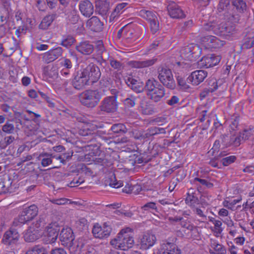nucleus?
Masks as SVG:
<instances>
[{
  "label": "nucleus",
  "instance_id": "obj_16",
  "mask_svg": "<svg viewBox=\"0 0 254 254\" xmlns=\"http://www.w3.org/2000/svg\"><path fill=\"white\" fill-rule=\"evenodd\" d=\"M60 240L62 244L68 249L74 240V236L71 229L63 228L60 234Z\"/></svg>",
  "mask_w": 254,
  "mask_h": 254
},
{
  "label": "nucleus",
  "instance_id": "obj_64",
  "mask_svg": "<svg viewBox=\"0 0 254 254\" xmlns=\"http://www.w3.org/2000/svg\"><path fill=\"white\" fill-rule=\"evenodd\" d=\"M84 182V180L81 178L74 179L68 185L70 187H75Z\"/></svg>",
  "mask_w": 254,
  "mask_h": 254
},
{
  "label": "nucleus",
  "instance_id": "obj_61",
  "mask_svg": "<svg viewBox=\"0 0 254 254\" xmlns=\"http://www.w3.org/2000/svg\"><path fill=\"white\" fill-rule=\"evenodd\" d=\"M229 143L230 145H233L234 146H239L241 144L240 143L239 138L237 137L236 135H232L231 136Z\"/></svg>",
  "mask_w": 254,
  "mask_h": 254
},
{
  "label": "nucleus",
  "instance_id": "obj_20",
  "mask_svg": "<svg viewBox=\"0 0 254 254\" xmlns=\"http://www.w3.org/2000/svg\"><path fill=\"white\" fill-rule=\"evenodd\" d=\"M207 76V72L203 70H197L191 72L187 78L188 83L193 85H198L203 82Z\"/></svg>",
  "mask_w": 254,
  "mask_h": 254
},
{
  "label": "nucleus",
  "instance_id": "obj_28",
  "mask_svg": "<svg viewBox=\"0 0 254 254\" xmlns=\"http://www.w3.org/2000/svg\"><path fill=\"white\" fill-rule=\"evenodd\" d=\"M98 13L104 18H107L110 9V2L108 0H100L96 4Z\"/></svg>",
  "mask_w": 254,
  "mask_h": 254
},
{
  "label": "nucleus",
  "instance_id": "obj_26",
  "mask_svg": "<svg viewBox=\"0 0 254 254\" xmlns=\"http://www.w3.org/2000/svg\"><path fill=\"white\" fill-rule=\"evenodd\" d=\"M76 50L85 55H90L94 50V46L89 41H85L79 43L75 47Z\"/></svg>",
  "mask_w": 254,
  "mask_h": 254
},
{
  "label": "nucleus",
  "instance_id": "obj_4",
  "mask_svg": "<svg viewBox=\"0 0 254 254\" xmlns=\"http://www.w3.org/2000/svg\"><path fill=\"white\" fill-rule=\"evenodd\" d=\"M79 97L82 105L92 109L99 103L102 98V94L98 90H87L82 92Z\"/></svg>",
  "mask_w": 254,
  "mask_h": 254
},
{
  "label": "nucleus",
  "instance_id": "obj_29",
  "mask_svg": "<svg viewBox=\"0 0 254 254\" xmlns=\"http://www.w3.org/2000/svg\"><path fill=\"white\" fill-rule=\"evenodd\" d=\"M86 24L89 29L94 32H100L103 26L102 22L96 16H93L88 19Z\"/></svg>",
  "mask_w": 254,
  "mask_h": 254
},
{
  "label": "nucleus",
  "instance_id": "obj_40",
  "mask_svg": "<svg viewBox=\"0 0 254 254\" xmlns=\"http://www.w3.org/2000/svg\"><path fill=\"white\" fill-rule=\"evenodd\" d=\"M142 213H145L148 212L154 213L157 212L156 204L154 202H149L140 207Z\"/></svg>",
  "mask_w": 254,
  "mask_h": 254
},
{
  "label": "nucleus",
  "instance_id": "obj_49",
  "mask_svg": "<svg viewBox=\"0 0 254 254\" xmlns=\"http://www.w3.org/2000/svg\"><path fill=\"white\" fill-rule=\"evenodd\" d=\"M191 209L193 212L199 218L201 221L203 222L207 220L206 215L204 214L203 211L201 209L195 206L191 207Z\"/></svg>",
  "mask_w": 254,
  "mask_h": 254
},
{
  "label": "nucleus",
  "instance_id": "obj_45",
  "mask_svg": "<svg viewBox=\"0 0 254 254\" xmlns=\"http://www.w3.org/2000/svg\"><path fill=\"white\" fill-rule=\"evenodd\" d=\"M111 130L115 133L123 134L127 131V128L124 124H116L111 127Z\"/></svg>",
  "mask_w": 254,
  "mask_h": 254
},
{
  "label": "nucleus",
  "instance_id": "obj_35",
  "mask_svg": "<svg viewBox=\"0 0 254 254\" xmlns=\"http://www.w3.org/2000/svg\"><path fill=\"white\" fill-rule=\"evenodd\" d=\"M97 129L96 125L90 124L87 125L84 128L80 129L79 134L81 136L92 135L96 133Z\"/></svg>",
  "mask_w": 254,
  "mask_h": 254
},
{
  "label": "nucleus",
  "instance_id": "obj_8",
  "mask_svg": "<svg viewBox=\"0 0 254 254\" xmlns=\"http://www.w3.org/2000/svg\"><path fill=\"white\" fill-rule=\"evenodd\" d=\"M153 254H181V251L174 243L162 240Z\"/></svg>",
  "mask_w": 254,
  "mask_h": 254
},
{
  "label": "nucleus",
  "instance_id": "obj_27",
  "mask_svg": "<svg viewBox=\"0 0 254 254\" xmlns=\"http://www.w3.org/2000/svg\"><path fill=\"white\" fill-rule=\"evenodd\" d=\"M39 237V230L36 229L32 224L26 231L24 235V238L27 242H32L37 240Z\"/></svg>",
  "mask_w": 254,
  "mask_h": 254
},
{
  "label": "nucleus",
  "instance_id": "obj_54",
  "mask_svg": "<svg viewBox=\"0 0 254 254\" xmlns=\"http://www.w3.org/2000/svg\"><path fill=\"white\" fill-rule=\"evenodd\" d=\"M177 79L179 86L182 90H187L190 88V86L186 83V80L183 77L178 76Z\"/></svg>",
  "mask_w": 254,
  "mask_h": 254
},
{
  "label": "nucleus",
  "instance_id": "obj_13",
  "mask_svg": "<svg viewBox=\"0 0 254 254\" xmlns=\"http://www.w3.org/2000/svg\"><path fill=\"white\" fill-rule=\"evenodd\" d=\"M112 231V228L104 224L103 226H101L99 224H95L92 229V233L96 238L103 239L108 238Z\"/></svg>",
  "mask_w": 254,
  "mask_h": 254
},
{
  "label": "nucleus",
  "instance_id": "obj_14",
  "mask_svg": "<svg viewBox=\"0 0 254 254\" xmlns=\"http://www.w3.org/2000/svg\"><path fill=\"white\" fill-rule=\"evenodd\" d=\"M64 50L61 47H57L45 53L42 60L47 64L53 62L63 56Z\"/></svg>",
  "mask_w": 254,
  "mask_h": 254
},
{
  "label": "nucleus",
  "instance_id": "obj_50",
  "mask_svg": "<svg viewBox=\"0 0 254 254\" xmlns=\"http://www.w3.org/2000/svg\"><path fill=\"white\" fill-rule=\"evenodd\" d=\"M239 124V117L234 115L230 119V127L232 130H236L238 127Z\"/></svg>",
  "mask_w": 254,
  "mask_h": 254
},
{
  "label": "nucleus",
  "instance_id": "obj_7",
  "mask_svg": "<svg viewBox=\"0 0 254 254\" xmlns=\"http://www.w3.org/2000/svg\"><path fill=\"white\" fill-rule=\"evenodd\" d=\"M201 54V49L197 44H190L183 47L180 50L181 57L189 61H195Z\"/></svg>",
  "mask_w": 254,
  "mask_h": 254
},
{
  "label": "nucleus",
  "instance_id": "obj_48",
  "mask_svg": "<svg viewBox=\"0 0 254 254\" xmlns=\"http://www.w3.org/2000/svg\"><path fill=\"white\" fill-rule=\"evenodd\" d=\"M198 202V199L196 195H188L186 198V203L191 208L194 206Z\"/></svg>",
  "mask_w": 254,
  "mask_h": 254
},
{
  "label": "nucleus",
  "instance_id": "obj_36",
  "mask_svg": "<svg viewBox=\"0 0 254 254\" xmlns=\"http://www.w3.org/2000/svg\"><path fill=\"white\" fill-rule=\"evenodd\" d=\"M2 130L6 134H13L19 130L18 125L15 127L14 125L11 123V121L8 120L5 124L2 127Z\"/></svg>",
  "mask_w": 254,
  "mask_h": 254
},
{
  "label": "nucleus",
  "instance_id": "obj_22",
  "mask_svg": "<svg viewBox=\"0 0 254 254\" xmlns=\"http://www.w3.org/2000/svg\"><path fill=\"white\" fill-rule=\"evenodd\" d=\"M60 227L56 224H51L47 227L45 236L50 243H54L59 235Z\"/></svg>",
  "mask_w": 254,
  "mask_h": 254
},
{
  "label": "nucleus",
  "instance_id": "obj_62",
  "mask_svg": "<svg viewBox=\"0 0 254 254\" xmlns=\"http://www.w3.org/2000/svg\"><path fill=\"white\" fill-rule=\"evenodd\" d=\"M92 160L97 165H104L107 162V160L102 157L93 158Z\"/></svg>",
  "mask_w": 254,
  "mask_h": 254
},
{
  "label": "nucleus",
  "instance_id": "obj_12",
  "mask_svg": "<svg viewBox=\"0 0 254 254\" xmlns=\"http://www.w3.org/2000/svg\"><path fill=\"white\" fill-rule=\"evenodd\" d=\"M38 212V208L35 205H31L24 208L18 218V221L21 224H25L32 220Z\"/></svg>",
  "mask_w": 254,
  "mask_h": 254
},
{
  "label": "nucleus",
  "instance_id": "obj_52",
  "mask_svg": "<svg viewBox=\"0 0 254 254\" xmlns=\"http://www.w3.org/2000/svg\"><path fill=\"white\" fill-rule=\"evenodd\" d=\"M236 160V157L234 155H231L223 158L220 161L224 166H227L230 164L234 162Z\"/></svg>",
  "mask_w": 254,
  "mask_h": 254
},
{
  "label": "nucleus",
  "instance_id": "obj_58",
  "mask_svg": "<svg viewBox=\"0 0 254 254\" xmlns=\"http://www.w3.org/2000/svg\"><path fill=\"white\" fill-rule=\"evenodd\" d=\"M241 199H234L231 201L228 200H224L223 202L224 207H227L228 209H232V207L234 206L237 203L241 201Z\"/></svg>",
  "mask_w": 254,
  "mask_h": 254
},
{
  "label": "nucleus",
  "instance_id": "obj_53",
  "mask_svg": "<svg viewBox=\"0 0 254 254\" xmlns=\"http://www.w3.org/2000/svg\"><path fill=\"white\" fill-rule=\"evenodd\" d=\"M207 85L208 87H206L207 88H211L213 89L212 90V92H213L215 91H216L218 88V84H217V81L216 79L215 78H211L208 80L207 81Z\"/></svg>",
  "mask_w": 254,
  "mask_h": 254
},
{
  "label": "nucleus",
  "instance_id": "obj_15",
  "mask_svg": "<svg viewBox=\"0 0 254 254\" xmlns=\"http://www.w3.org/2000/svg\"><path fill=\"white\" fill-rule=\"evenodd\" d=\"M155 235L151 233H144L139 241V248L143 250H147L153 246L156 242Z\"/></svg>",
  "mask_w": 254,
  "mask_h": 254
},
{
  "label": "nucleus",
  "instance_id": "obj_24",
  "mask_svg": "<svg viewBox=\"0 0 254 254\" xmlns=\"http://www.w3.org/2000/svg\"><path fill=\"white\" fill-rule=\"evenodd\" d=\"M72 84L76 89L81 90L85 87V85L89 84V81L79 70L72 80Z\"/></svg>",
  "mask_w": 254,
  "mask_h": 254
},
{
  "label": "nucleus",
  "instance_id": "obj_1",
  "mask_svg": "<svg viewBox=\"0 0 254 254\" xmlns=\"http://www.w3.org/2000/svg\"><path fill=\"white\" fill-rule=\"evenodd\" d=\"M223 22L219 24L216 21H210L204 24L203 28L207 31H212L213 33L222 36L226 39L231 40L237 33L236 25L232 22Z\"/></svg>",
  "mask_w": 254,
  "mask_h": 254
},
{
  "label": "nucleus",
  "instance_id": "obj_18",
  "mask_svg": "<svg viewBox=\"0 0 254 254\" xmlns=\"http://www.w3.org/2000/svg\"><path fill=\"white\" fill-rule=\"evenodd\" d=\"M221 58L215 55H209L204 56L198 61V64L201 67L208 68L216 65L219 63Z\"/></svg>",
  "mask_w": 254,
  "mask_h": 254
},
{
  "label": "nucleus",
  "instance_id": "obj_60",
  "mask_svg": "<svg viewBox=\"0 0 254 254\" xmlns=\"http://www.w3.org/2000/svg\"><path fill=\"white\" fill-rule=\"evenodd\" d=\"M68 200L65 198H61L59 199H53L50 200V201L55 204L57 205H64L67 202Z\"/></svg>",
  "mask_w": 254,
  "mask_h": 254
},
{
  "label": "nucleus",
  "instance_id": "obj_9",
  "mask_svg": "<svg viewBox=\"0 0 254 254\" xmlns=\"http://www.w3.org/2000/svg\"><path fill=\"white\" fill-rule=\"evenodd\" d=\"M139 15L148 21L152 34L156 33L159 30V23L156 12L143 9L139 11Z\"/></svg>",
  "mask_w": 254,
  "mask_h": 254
},
{
  "label": "nucleus",
  "instance_id": "obj_19",
  "mask_svg": "<svg viewBox=\"0 0 254 254\" xmlns=\"http://www.w3.org/2000/svg\"><path fill=\"white\" fill-rule=\"evenodd\" d=\"M88 240L84 237H81L77 238L72 242V244L68 249L70 253L73 254H79L86 247Z\"/></svg>",
  "mask_w": 254,
  "mask_h": 254
},
{
  "label": "nucleus",
  "instance_id": "obj_23",
  "mask_svg": "<svg viewBox=\"0 0 254 254\" xmlns=\"http://www.w3.org/2000/svg\"><path fill=\"white\" fill-rule=\"evenodd\" d=\"M79 9L85 17H90L94 12V6L89 0H81L79 3Z\"/></svg>",
  "mask_w": 254,
  "mask_h": 254
},
{
  "label": "nucleus",
  "instance_id": "obj_10",
  "mask_svg": "<svg viewBox=\"0 0 254 254\" xmlns=\"http://www.w3.org/2000/svg\"><path fill=\"white\" fill-rule=\"evenodd\" d=\"M87 80L91 83L96 82L101 76L99 68L95 64L91 63L85 68L79 70Z\"/></svg>",
  "mask_w": 254,
  "mask_h": 254
},
{
  "label": "nucleus",
  "instance_id": "obj_17",
  "mask_svg": "<svg viewBox=\"0 0 254 254\" xmlns=\"http://www.w3.org/2000/svg\"><path fill=\"white\" fill-rule=\"evenodd\" d=\"M19 238V234L17 231L10 228L6 231L2 239V243L7 246H11L16 244Z\"/></svg>",
  "mask_w": 254,
  "mask_h": 254
},
{
  "label": "nucleus",
  "instance_id": "obj_30",
  "mask_svg": "<svg viewBox=\"0 0 254 254\" xmlns=\"http://www.w3.org/2000/svg\"><path fill=\"white\" fill-rule=\"evenodd\" d=\"M126 83L128 86L136 93H140L143 91V83L137 81L132 77H128L126 80Z\"/></svg>",
  "mask_w": 254,
  "mask_h": 254
},
{
  "label": "nucleus",
  "instance_id": "obj_32",
  "mask_svg": "<svg viewBox=\"0 0 254 254\" xmlns=\"http://www.w3.org/2000/svg\"><path fill=\"white\" fill-rule=\"evenodd\" d=\"M168 127H152L148 128L145 134L146 137L157 135L159 134H164L166 133V129Z\"/></svg>",
  "mask_w": 254,
  "mask_h": 254
},
{
  "label": "nucleus",
  "instance_id": "obj_38",
  "mask_svg": "<svg viewBox=\"0 0 254 254\" xmlns=\"http://www.w3.org/2000/svg\"><path fill=\"white\" fill-rule=\"evenodd\" d=\"M207 39L208 42H209L210 44L209 46L214 48H219L225 44V41L220 40L216 37L213 36H207Z\"/></svg>",
  "mask_w": 254,
  "mask_h": 254
},
{
  "label": "nucleus",
  "instance_id": "obj_11",
  "mask_svg": "<svg viewBox=\"0 0 254 254\" xmlns=\"http://www.w3.org/2000/svg\"><path fill=\"white\" fill-rule=\"evenodd\" d=\"M99 108L101 111L107 113L116 112L118 108V103L115 96H107L101 102Z\"/></svg>",
  "mask_w": 254,
  "mask_h": 254
},
{
  "label": "nucleus",
  "instance_id": "obj_56",
  "mask_svg": "<svg viewBox=\"0 0 254 254\" xmlns=\"http://www.w3.org/2000/svg\"><path fill=\"white\" fill-rule=\"evenodd\" d=\"M61 66L66 69H71L72 67V63L70 60L66 58H64L60 63Z\"/></svg>",
  "mask_w": 254,
  "mask_h": 254
},
{
  "label": "nucleus",
  "instance_id": "obj_63",
  "mask_svg": "<svg viewBox=\"0 0 254 254\" xmlns=\"http://www.w3.org/2000/svg\"><path fill=\"white\" fill-rule=\"evenodd\" d=\"M179 101V97L177 96L174 95L171 97L170 99L167 101L166 103L170 106H173L178 103Z\"/></svg>",
  "mask_w": 254,
  "mask_h": 254
},
{
  "label": "nucleus",
  "instance_id": "obj_42",
  "mask_svg": "<svg viewBox=\"0 0 254 254\" xmlns=\"http://www.w3.org/2000/svg\"><path fill=\"white\" fill-rule=\"evenodd\" d=\"M127 5V3L118 4L110 16V21H114L121 13L122 10Z\"/></svg>",
  "mask_w": 254,
  "mask_h": 254
},
{
  "label": "nucleus",
  "instance_id": "obj_37",
  "mask_svg": "<svg viewBox=\"0 0 254 254\" xmlns=\"http://www.w3.org/2000/svg\"><path fill=\"white\" fill-rule=\"evenodd\" d=\"M75 42V39L71 35H65L62 36L60 45L68 48L71 47Z\"/></svg>",
  "mask_w": 254,
  "mask_h": 254
},
{
  "label": "nucleus",
  "instance_id": "obj_41",
  "mask_svg": "<svg viewBox=\"0 0 254 254\" xmlns=\"http://www.w3.org/2000/svg\"><path fill=\"white\" fill-rule=\"evenodd\" d=\"M139 111L143 115H149L154 113L153 109L145 101H141L139 107Z\"/></svg>",
  "mask_w": 254,
  "mask_h": 254
},
{
  "label": "nucleus",
  "instance_id": "obj_34",
  "mask_svg": "<svg viewBox=\"0 0 254 254\" xmlns=\"http://www.w3.org/2000/svg\"><path fill=\"white\" fill-rule=\"evenodd\" d=\"M49 247L36 245L29 249L25 254H49Z\"/></svg>",
  "mask_w": 254,
  "mask_h": 254
},
{
  "label": "nucleus",
  "instance_id": "obj_47",
  "mask_svg": "<svg viewBox=\"0 0 254 254\" xmlns=\"http://www.w3.org/2000/svg\"><path fill=\"white\" fill-rule=\"evenodd\" d=\"M15 140V138L12 135L6 136L4 138V141H0V149H4Z\"/></svg>",
  "mask_w": 254,
  "mask_h": 254
},
{
  "label": "nucleus",
  "instance_id": "obj_51",
  "mask_svg": "<svg viewBox=\"0 0 254 254\" xmlns=\"http://www.w3.org/2000/svg\"><path fill=\"white\" fill-rule=\"evenodd\" d=\"M210 221H211L214 225V232L217 234H221L223 231V229L221 227L222 225V222L220 221L215 220L214 218L213 219H211Z\"/></svg>",
  "mask_w": 254,
  "mask_h": 254
},
{
  "label": "nucleus",
  "instance_id": "obj_2",
  "mask_svg": "<svg viewBox=\"0 0 254 254\" xmlns=\"http://www.w3.org/2000/svg\"><path fill=\"white\" fill-rule=\"evenodd\" d=\"M132 231L133 230L129 227L122 229L117 238L110 242L111 245L123 251H127L132 248L134 244Z\"/></svg>",
  "mask_w": 254,
  "mask_h": 254
},
{
  "label": "nucleus",
  "instance_id": "obj_6",
  "mask_svg": "<svg viewBox=\"0 0 254 254\" xmlns=\"http://www.w3.org/2000/svg\"><path fill=\"white\" fill-rule=\"evenodd\" d=\"M217 10L219 12H224L223 15L225 20L234 22H238L240 20L239 15L232 8L229 0H220Z\"/></svg>",
  "mask_w": 254,
  "mask_h": 254
},
{
  "label": "nucleus",
  "instance_id": "obj_39",
  "mask_svg": "<svg viewBox=\"0 0 254 254\" xmlns=\"http://www.w3.org/2000/svg\"><path fill=\"white\" fill-rule=\"evenodd\" d=\"M52 154L48 153H42L39 154L38 159L41 160V165L43 167H46L52 163Z\"/></svg>",
  "mask_w": 254,
  "mask_h": 254
},
{
  "label": "nucleus",
  "instance_id": "obj_3",
  "mask_svg": "<svg viewBox=\"0 0 254 254\" xmlns=\"http://www.w3.org/2000/svg\"><path fill=\"white\" fill-rule=\"evenodd\" d=\"M164 86L154 79H148L145 85V90L149 98L153 102L161 101L165 95Z\"/></svg>",
  "mask_w": 254,
  "mask_h": 254
},
{
  "label": "nucleus",
  "instance_id": "obj_21",
  "mask_svg": "<svg viewBox=\"0 0 254 254\" xmlns=\"http://www.w3.org/2000/svg\"><path fill=\"white\" fill-rule=\"evenodd\" d=\"M169 15L172 18L179 19L185 17L184 11L174 1H170L167 7Z\"/></svg>",
  "mask_w": 254,
  "mask_h": 254
},
{
  "label": "nucleus",
  "instance_id": "obj_55",
  "mask_svg": "<svg viewBox=\"0 0 254 254\" xmlns=\"http://www.w3.org/2000/svg\"><path fill=\"white\" fill-rule=\"evenodd\" d=\"M76 225L79 229H86L88 228V223L85 218H80L76 221Z\"/></svg>",
  "mask_w": 254,
  "mask_h": 254
},
{
  "label": "nucleus",
  "instance_id": "obj_44",
  "mask_svg": "<svg viewBox=\"0 0 254 254\" xmlns=\"http://www.w3.org/2000/svg\"><path fill=\"white\" fill-rule=\"evenodd\" d=\"M108 60L111 66L117 71H120L124 69V64L113 57H109Z\"/></svg>",
  "mask_w": 254,
  "mask_h": 254
},
{
  "label": "nucleus",
  "instance_id": "obj_46",
  "mask_svg": "<svg viewBox=\"0 0 254 254\" xmlns=\"http://www.w3.org/2000/svg\"><path fill=\"white\" fill-rule=\"evenodd\" d=\"M136 97L133 95H130L128 97L123 101L124 105L126 108H130L134 107L135 105Z\"/></svg>",
  "mask_w": 254,
  "mask_h": 254
},
{
  "label": "nucleus",
  "instance_id": "obj_31",
  "mask_svg": "<svg viewBox=\"0 0 254 254\" xmlns=\"http://www.w3.org/2000/svg\"><path fill=\"white\" fill-rule=\"evenodd\" d=\"M57 17V14L56 13H53L47 15L42 20L39 25V28L42 30L47 29Z\"/></svg>",
  "mask_w": 254,
  "mask_h": 254
},
{
  "label": "nucleus",
  "instance_id": "obj_57",
  "mask_svg": "<svg viewBox=\"0 0 254 254\" xmlns=\"http://www.w3.org/2000/svg\"><path fill=\"white\" fill-rule=\"evenodd\" d=\"M95 50L97 53V55H98L99 57H101V55H102L105 51V48L101 41H98L96 42Z\"/></svg>",
  "mask_w": 254,
  "mask_h": 254
},
{
  "label": "nucleus",
  "instance_id": "obj_25",
  "mask_svg": "<svg viewBox=\"0 0 254 254\" xmlns=\"http://www.w3.org/2000/svg\"><path fill=\"white\" fill-rule=\"evenodd\" d=\"M158 60L156 58H153L151 59L143 61H133L129 62V65L132 67L136 68H143L149 67L152 66L157 62Z\"/></svg>",
  "mask_w": 254,
  "mask_h": 254
},
{
  "label": "nucleus",
  "instance_id": "obj_43",
  "mask_svg": "<svg viewBox=\"0 0 254 254\" xmlns=\"http://www.w3.org/2000/svg\"><path fill=\"white\" fill-rule=\"evenodd\" d=\"M233 6L239 13L244 12L247 8V4L244 0H232Z\"/></svg>",
  "mask_w": 254,
  "mask_h": 254
},
{
  "label": "nucleus",
  "instance_id": "obj_33",
  "mask_svg": "<svg viewBox=\"0 0 254 254\" xmlns=\"http://www.w3.org/2000/svg\"><path fill=\"white\" fill-rule=\"evenodd\" d=\"M210 246L213 249L209 250L210 254H226V250L225 247L216 241L211 240Z\"/></svg>",
  "mask_w": 254,
  "mask_h": 254
},
{
  "label": "nucleus",
  "instance_id": "obj_59",
  "mask_svg": "<svg viewBox=\"0 0 254 254\" xmlns=\"http://www.w3.org/2000/svg\"><path fill=\"white\" fill-rule=\"evenodd\" d=\"M240 133L242 135V140H244V141L249 139L252 135L251 129H245Z\"/></svg>",
  "mask_w": 254,
  "mask_h": 254
},
{
  "label": "nucleus",
  "instance_id": "obj_5",
  "mask_svg": "<svg viewBox=\"0 0 254 254\" xmlns=\"http://www.w3.org/2000/svg\"><path fill=\"white\" fill-rule=\"evenodd\" d=\"M158 78L162 85L167 88L174 89L176 87L171 70L168 67L160 65L157 68Z\"/></svg>",
  "mask_w": 254,
  "mask_h": 254
}]
</instances>
